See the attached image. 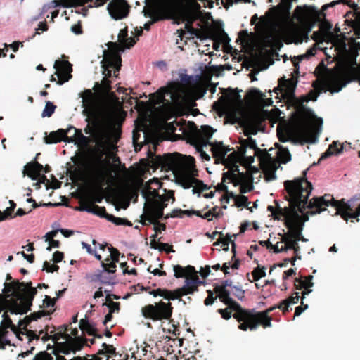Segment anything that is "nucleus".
<instances>
[{
	"label": "nucleus",
	"instance_id": "nucleus-53",
	"mask_svg": "<svg viewBox=\"0 0 360 360\" xmlns=\"http://www.w3.org/2000/svg\"><path fill=\"white\" fill-rule=\"evenodd\" d=\"M276 147L279 149V157L283 163H286L291 159V155L287 148H281L276 144Z\"/></svg>",
	"mask_w": 360,
	"mask_h": 360
},
{
	"label": "nucleus",
	"instance_id": "nucleus-38",
	"mask_svg": "<svg viewBox=\"0 0 360 360\" xmlns=\"http://www.w3.org/2000/svg\"><path fill=\"white\" fill-rule=\"evenodd\" d=\"M94 89L95 91H99L101 94L103 96L110 94L112 96H115V94L111 92V81L108 78H103L101 84H98V83L96 82Z\"/></svg>",
	"mask_w": 360,
	"mask_h": 360
},
{
	"label": "nucleus",
	"instance_id": "nucleus-45",
	"mask_svg": "<svg viewBox=\"0 0 360 360\" xmlns=\"http://www.w3.org/2000/svg\"><path fill=\"white\" fill-rule=\"evenodd\" d=\"M151 195L155 198H159L160 200H162L164 202H167L169 201L171 198L174 200V195L172 191H169L168 193L165 195H159L158 191L156 190H153V191H148V193L146 191H143V195L146 199H148L149 198V195Z\"/></svg>",
	"mask_w": 360,
	"mask_h": 360
},
{
	"label": "nucleus",
	"instance_id": "nucleus-22",
	"mask_svg": "<svg viewBox=\"0 0 360 360\" xmlns=\"http://www.w3.org/2000/svg\"><path fill=\"white\" fill-rule=\"evenodd\" d=\"M342 2V0L333 1L329 4H324L321 10H319L314 6H309L307 7V12L316 21L321 22L326 19V14L325 11L328 8L334 7Z\"/></svg>",
	"mask_w": 360,
	"mask_h": 360
},
{
	"label": "nucleus",
	"instance_id": "nucleus-8",
	"mask_svg": "<svg viewBox=\"0 0 360 360\" xmlns=\"http://www.w3.org/2000/svg\"><path fill=\"white\" fill-rule=\"evenodd\" d=\"M150 101L154 105L162 104L169 109L172 105H181L184 101V96L179 84L172 82L151 94Z\"/></svg>",
	"mask_w": 360,
	"mask_h": 360
},
{
	"label": "nucleus",
	"instance_id": "nucleus-30",
	"mask_svg": "<svg viewBox=\"0 0 360 360\" xmlns=\"http://www.w3.org/2000/svg\"><path fill=\"white\" fill-rule=\"evenodd\" d=\"M202 282L200 281L198 276L197 275V272L195 270V273L193 274H190L188 276H186L185 281V285L181 287V290L184 292H189L188 294H193L195 291L198 290V287Z\"/></svg>",
	"mask_w": 360,
	"mask_h": 360
},
{
	"label": "nucleus",
	"instance_id": "nucleus-52",
	"mask_svg": "<svg viewBox=\"0 0 360 360\" xmlns=\"http://www.w3.org/2000/svg\"><path fill=\"white\" fill-rule=\"evenodd\" d=\"M109 251H110V256L105 259V262H110L112 260V262H119V257L120 255V252H119V250L114 248V247H110L109 248Z\"/></svg>",
	"mask_w": 360,
	"mask_h": 360
},
{
	"label": "nucleus",
	"instance_id": "nucleus-37",
	"mask_svg": "<svg viewBox=\"0 0 360 360\" xmlns=\"http://www.w3.org/2000/svg\"><path fill=\"white\" fill-rule=\"evenodd\" d=\"M232 197L234 198V203L237 207L244 206L246 207L250 212H252V207H249L248 205L250 202L248 201V197L245 195L233 196L231 192H229L226 189V204L229 202V198Z\"/></svg>",
	"mask_w": 360,
	"mask_h": 360
},
{
	"label": "nucleus",
	"instance_id": "nucleus-18",
	"mask_svg": "<svg viewBox=\"0 0 360 360\" xmlns=\"http://www.w3.org/2000/svg\"><path fill=\"white\" fill-rule=\"evenodd\" d=\"M53 68L56 70L55 74L57 75L58 77V80L57 81L58 85L63 84L72 77L70 74L72 70V65L69 61L56 60Z\"/></svg>",
	"mask_w": 360,
	"mask_h": 360
},
{
	"label": "nucleus",
	"instance_id": "nucleus-55",
	"mask_svg": "<svg viewBox=\"0 0 360 360\" xmlns=\"http://www.w3.org/2000/svg\"><path fill=\"white\" fill-rule=\"evenodd\" d=\"M252 276L254 281H259L261 278L266 276L265 268L264 266L255 268L252 272Z\"/></svg>",
	"mask_w": 360,
	"mask_h": 360
},
{
	"label": "nucleus",
	"instance_id": "nucleus-16",
	"mask_svg": "<svg viewBox=\"0 0 360 360\" xmlns=\"http://www.w3.org/2000/svg\"><path fill=\"white\" fill-rule=\"evenodd\" d=\"M130 8L126 0H112L107 6L110 17L115 20L127 18Z\"/></svg>",
	"mask_w": 360,
	"mask_h": 360
},
{
	"label": "nucleus",
	"instance_id": "nucleus-33",
	"mask_svg": "<svg viewBox=\"0 0 360 360\" xmlns=\"http://www.w3.org/2000/svg\"><path fill=\"white\" fill-rule=\"evenodd\" d=\"M67 142L68 143H85L87 141V137L84 136L82 131L75 128L73 126H70L67 129Z\"/></svg>",
	"mask_w": 360,
	"mask_h": 360
},
{
	"label": "nucleus",
	"instance_id": "nucleus-50",
	"mask_svg": "<svg viewBox=\"0 0 360 360\" xmlns=\"http://www.w3.org/2000/svg\"><path fill=\"white\" fill-rule=\"evenodd\" d=\"M185 29L191 36H195L197 38L202 37V32L200 29L194 28L192 25V21H188L185 25Z\"/></svg>",
	"mask_w": 360,
	"mask_h": 360
},
{
	"label": "nucleus",
	"instance_id": "nucleus-2",
	"mask_svg": "<svg viewBox=\"0 0 360 360\" xmlns=\"http://www.w3.org/2000/svg\"><path fill=\"white\" fill-rule=\"evenodd\" d=\"M306 176L307 170H304L302 176L284 182L287 193L285 199L289 202V206L283 208L280 207L277 200H274L276 207L269 205L267 210L274 219L281 220V217L285 219L295 208H298L302 214L307 208L309 209L308 198L313 186L311 183L307 181Z\"/></svg>",
	"mask_w": 360,
	"mask_h": 360
},
{
	"label": "nucleus",
	"instance_id": "nucleus-29",
	"mask_svg": "<svg viewBox=\"0 0 360 360\" xmlns=\"http://www.w3.org/2000/svg\"><path fill=\"white\" fill-rule=\"evenodd\" d=\"M79 210L86 211L89 213H93L106 219L107 217L110 215V214L106 212V209L105 207H100L93 203L92 202L89 201H82V207Z\"/></svg>",
	"mask_w": 360,
	"mask_h": 360
},
{
	"label": "nucleus",
	"instance_id": "nucleus-24",
	"mask_svg": "<svg viewBox=\"0 0 360 360\" xmlns=\"http://www.w3.org/2000/svg\"><path fill=\"white\" fill-rule=\"evenodd\" d=\"M207 293L208 296L204 301L205 305L212 304L217 298L225 303V281L221 282L220 285L215 284L213 291L207 290Z\"/></svg>",
	"mask_w": 360,
	"mask_h": 360
},
{
	"label": "nucleus",
	"instance_id": "nucleus-32",
	"mask_svg": "<svg viewBox=\"0 0 360 360\" xmlns=\"http://www.w3.org/2000/svg\"><path fill=\"white\" fill-rule=\"evenodd\" d=\"M67 129H59L57 131H51L49 134L45 132L44 141L46 144L57 143L61 141L67 142Z\"/></svg>",
	"mask_w": 360,
	"mask_h": 360
},
{
	"label": "nucleus",
	"instance_id": "nucleus-48",
	"mask_svg": "<svg viewBox=\"0 0 360 360\" xmlns=\"http://www.w3.org/2000/svg\"><path fill=\"white\" fill-rule=\"evenodd\" d=\"M107 220L112 222L115 225H124L127 226H131L132 223L127 220V219L116 217L112 214H110L107 217Z\"/></svg>",
	"mask_w": 360,
	"mask_h": 360
},
{
	"label": "nucleus",
	"instance_id": "nucleus-14",
	"mask_svg": "<svg viewBox=\"0 0 360 360\" xmlns=\"http://www.w3.org/2000/svg\"><path fill=\"white\" fill-rule=\"evenodd\" d=\"M301 213L298 208H295L285 218L284 224L288 229L285 235L290 238L300 240L301 233L303 229V224L300 221Z\"/></svg>",
	"mask_w": 360,
	"mask_h": 360
},
{
	"label": "nucleus",
	"instance_id": "nucleus-21",
	"mask_svg": "<svg viewBox=\"0 0 360 360\" xmlns=\"http://www.w3.org/2000/svg\"><path fill=\"white\" fill-rule=\"evenodd\" d=\"M31 316H26L23 319H20L18 322V333L20 334V340H22L21 335H25L28 339V342H32L34 340H38L39 335H37L35 331L27 329V326L32 321Z\"/></svg>",
	"mask_w": 360,
	"mask_h": 360
},
{
	"label": "nucleus",
	"instance_id": "nucleus-58",
	"mask_svg": "<svg viewBox=\"0 0 360 360\" xmlns=\"http://www.w3.org/2000/svg\"><path fill=\"white\" fill-rule=\"evenodd\" d=\"M188 292H184L181 288L172 290L171 300H181L184 295H187Z\"/></svg>",
	"mask_w": 360,
	"mask_h": 360
},
{
	"label": "nucleus",
	"instance_id": "nucleus-60",
	"mask_svg": "<svg viewBox=\"0 0 360 360\" xmlns=\"http://www.w3.org/2000/svg\"><path fill=\"white\" fill-rule=\"evenodd\" d=\"M103 305H105L108 307L109 311L111 313H114L115 311L118 312L120 311V303L114 301H109V302H105Z\"/></svg>",
	"mask_w": 360,
	"mask_h": 360
},
{
	"label": "nucleus",
	"instance_id": "nucleus-5",
	"mask_svg": "<svg viewBox=\"0 0 360 360\" xmlns=\"http://www.w3.org/2000/svg\"><path fill=\"white\" fill-rule=\"evenodd\" d=\"M107 142L101 140L98 142V148L96 149V165H94L91 178L94 181V186L90 191L89 195L91 201L101 203L103 199V186L107 184V179L110 174L109 170L104 166L102 159L105 155V149Z\"/></svg>",
	"mask_w": 360,
	"mask_h": 360
},
{
	"label": "nucleus",
	"instance_id": "nucleus-9",
	"mask_svg": "<svg viewBox=\"0 0 360 360\" xmlns=\"http://www.w3.org/2000/svg\"><path fill=\"white\" fill-rule=\"evenodd\" d=\"M81 96L84 108V114L90 116L96 124L108 116V110L99 105L95 94L91 89H86Z\"/></svg>",
	"mask_w": 360,
	"mask_h": 360
},
{
	"label": "nucleus",
	"instance_id": "nucleus-44",
	"mask_svg": "<svg viewBox=\"0 0 360 360\" xmlns=\"http://www.w3.org/2000/svg\"><path fill=\"white\" fill-rule=\"evenodd\" d=\"M64 339L69 342L73 352L81 350L85 345L84 339L72 338L69 334H65Z\"/></svg>",
	"mask_w": 360,
	"mask_h": 360
},
{
	"label": "nucleus",
	"instance_id": "nucleus-34",
	"mask_svg": "<svg viewBox=\"0 0 360 360\" xmlns=\"http://www.w3.org/2000/svg\"><path fill=\"white\" fill-rule=\"evenodd\" d=\"M79 328L82 332L92 335L96 338H102L103 335L98 333V330L95 324L91 323L86 319H82L79 321Z\"/></svg>",
	"mask_w": 360,
	"mask_h": 360
},
{
	"label": "nucleus",
	"instance_id": "nucleus-42",
	"mask_svg": "<svg viewBox=\"0 0 360 360\" xmlns=\"http://www.w3.org/2000/svg\"><path fill=\"white\" fill-rule=\"evenodd\" d=\"M118 39L120 42L127 49H130L136 44V40L132 38H128V30L127 27L122 29L118 34Z\"/></svg>",
	"mask_w": 360,
	"mask_h": 360
},
{
	"label": "nucleus",
	"instance_id": "nucleus-12",
	"mask_svg": "<svg viewBox=\"0 0 360 360\" xmlns=\"http://www.w3.org/2000/svg\"><path fill=\"white\" fill-rule=\"evenodd\" d=\"M312 86L314 88V90H311L307 96H303L302 98V103L308 102L309 101H316L317 100L323 86L317 80L313 82ZM313 115L312 110L302 103H300L295 114L299 122H304Z\"/></svg>",
	"mask_w": 360,
	"mask_h": 360
},
{
	"label": "nucleus",
	"instance_id": "nucleus-7",
	"mask_svg": "<svg viewBox=\"0 0 360 360\" xmlns=\"http://www.w3.org/2000/svg\"><path fill=\"white\" fill-rule=\"evenodd\" d=\"M254 150V153H258L261 149L257 147L255 140L248 138L245 144L239 147L238 151H233L226 157V180H229L235 185L243 184L249 178V174L244 172H240L238 163H241L245 158L246 148Z\"/></svg>",
	"mask_w": 360,
	"mask_h": 360
},
{
	"label": "nucleus",
	"instance_id": "nucleus-35",
	"mask_svg": "<svg viewBox=\"0 0 360 360\" xmlns=\"http://www.w3.org/2000/svg\"><path fill=\"white\" fill-rule=\"evenodd\" d=\"M212 152L215 163L225 165V146L222 142L219 145L213 146L212 147Z\"/></svg>",
	"mask_w": 360,
	"mask_h": 360
},
{
	"label": "nucleus",
	"instance_id": "nucleus-27",
	"mask_svg": "<svg viewBox=\"0 0 360 360\" xmlns=\"http://www.w3.org/2000/svg\"><path fill=\"white\" fill-rule=\"evenodd\" d=\"M313 276L309 275L307 276H300V278H296L294 282V287L296 290H302L304 289L302 292L303 297L305 295H309L311 290V288L314 285V283L312 282Z\"/></svg>",
	"mask_w": 360,
	"mask_h": 360
},
{
	"label": "nucleus",
	"instance_id": "nucleus-39",
	"mask_svg": "<svg viewBox=\"0 0 360 360\" xmlns=\"http://www.w3.org/2000/svg\"><path fill=\"white\" fill-rule=\"evenodd\" d=\"M195 270V268L190 265L186 267H183L179 264L174 266V276L176 278H186V276H188L190 274H194Z\"/></svg>",
	"mask_w": 360,
	"mask_h": 360
},
{
	"label": "nucleus",
	"instance_id": "nucleus-57",
	"mask_svg": "<svg viewBox=\"0 0 360 360\" xmlns=\"http://www.w3.org/2000/svg\"><path fill=\"white\" fill-rule=\"evenodd\" d=\"M14 210L12 208L7 207L4 212L0 210V221L14 218L15 216L13 215Z\"/></svg>",
	"mask_w": 360,
	"mask_h": 360
},
{
	"label": "nucleus",
	"instance_id": "nucleus-1",
	"mask_svg": "<svg viewBox=\"0 0 360 360\" xmlns=\"http://www.w3.org/2000/svg\"><path fill=\"white\" fill-rule=\"evenodd\" d=\"M231 282L226 280V321L233 317L239 323L238 328L241 330H255L259 326L264 328L271 326L272 318L269 314L274 307H270L262 311H257L255 309H246L233 298L242 300L245 297V291L240 288L231 286Z\"/></svg>",
	"mask_w": 360,
	"mask_h": 360
},
{
	"label": "nucleus",
	"instance_id": "nucleus-36",
	"mask_svg": "<svg viewBox=\"0 0 360 360\" xmlns=\"http://www.w3.org/2000/svg\"><path fill=\"white\" fill-rule=\"evenodd\" d=\"M101 266L103 268V271L98 275V279L103 283H110L109 281L105 279L104 274H114L116 271V262L101 261Z\"/></svg>",
	"mask_w": 360,
	"mask_h": 360
},
{
	"label": "nucleus",
	"instance_id": "nucleus-61",
	"mask_svg": "<svg viewBox=\"0 0 360 360\" xmlns=\"http://www.w3.org/2000/svg\"><path fill=\"white\" fill-rule=\"evenodd\" d=\"M57 298H51L49 295H45L43 300V307L44 308H49L53 307L56 302Z\"/></svg>",
	"mask_w": 360,
	"mask_h": 360
},
{
	"label": "nucleus",
	"instance_id": "nucleus-54",
	"mask_svg": "<svg viewBox=\"0 0 360 360\" xmlns=\"http://www.w3.org/2000/svg\"><path fill=\"white\" fill-rule=\"evenodd\" d=\"M300 240H297L296 238H288L285 235H283L281 243H286L289 250H292L297 244H298V241Z\"/></svg>",
	"mask_w": 360,
	"mask_h": 360
},
{
	"label": "nucleus",
	"instance_id": "nucleus-63",
	"mask_svg": "<svg viewBox=\"0 0 360 360\" xmlns=\"http://www.w3.org/2000/svg\"><path fill=\"white\" fill-rule=\"evenodd\" d=\"M33 360H53V358L47 352H40L37 354Z\"/></svg>",
	"mask_w": 360,
	"mask_h": 360
},
{
	"label": "nucleus",
	"instance_id": "nucleus-62",
	"mask_svg": "<svg viewBox=\"0 0 360 360\" xmlns=\"http://www.w3.org/2000/svg\"><path fill=\"white\" fill-rule=\"evenodd\" d=\"M59 266L56 264H51L49 262L45 261L43 265V270L46 271L49 273H53L58 271Z\"/></svg>",
	"mask_w": 360,
	"mask_h": 360
},
{
	"label": "nucleus",
	"instance_id": "nucleus-46",
	"mask_svg": "<svg viewBox=\"0 0 360 360\" xmlns=\"http://www.w3.org/2000/svg\"><path fill=\"white\" fill-rule=\"evenodd\" d=\"M247 96L252 101L258 102L263 100L265 95L259 89L252 88L248 91Z\"/></svg>",
	"mask_w": 360,
	"mask_h": 360
},
{
	"label": "nucleus",
	"instance_id": "nucleus-10",
	"mask_svg": "<svg viewBox=\"0 0 360 360\" xmlns=\"http://www.w3.org/2000/svg\"><path fill=\"white\" fill-rule=\"evenodd\" d=\"M108 45L110 51H104L105 56L101 63H103L104 78L108 79L112 75L110 68L115 69L114 76L117 77V72H119L121 68L122 58L117 53L118 44L116 42L110 41Z\"/></svg>",
	"mask_w": 360,
	"mask_h": 360
},
{
	"label": "nucleus",
	"instance_id": "nucleus-51",
	"mask_svg": "<svg viewBox=\"0 0 360 360\" xmlns=\"http://www.w3.org/2000/svg\"><path fill=\"white\" fill-rule=\"evenodd\" d=\"M56 108V105H55L51 101H47L46 103L45 108L42 112L41 116L43 117H51L54 113Z\"/></svg>",
	"mask_w": 360,
	"mask_h": 360
},
{
	"label": "nucleus",
	"instance_id": "nucleus-23",
	"mask_svg": "<svg viewBox=\"0 0 360 360\" xmlns=\"http://www.w3.org/2000/svg\"><path fill=\"white\" fill-rule=\"evenodd\" d=\"M193 214H195L196 216L200 217L202 219H207L210 221L212 218L214 217V213H213L211 210L206 212L203 215L201 214L200 212L198 210H182L181 209H174L172 211L170 214H167L165 216L166 219L169 217H179L183 218L185 215L188 217H191Z\"/></svg>",
	"mask_w": 360,
	"mask_h": 360
},
{
	"label": "nucleus",
	"instance_id": "nucleus-43",
	"mask_svg": "<svg viewBox=\"0 0 360 360\" xmlns=\"http://www.w3.org/2000/svg\"><path fill=\"white\" fill-rule=\"evenodd\" d=\"M221 96L218 102L213 104V108L219 117H225V89H221Z\"/></svg>",
	"mask_w": 360,
	"mask_h": 360
},
{
	"label": "nucleus",
	"instance_id": "nucleus-31",
	"mask_svg": "<svg viewBox=\"0 0 360 360\" xmlns=\"http://www.w3.org/2000/svg\"><path fill=\"white\" fill-rule=\"evenodd\" d=\"M297 80L296 78L292 77L285 79L284 77L278 80V86L288 96H293L296 89Z\"/></svg>",
	"mask_w": 360,
	"mask_h": 360
},
{
	"label": "nucleus",
	"instance_id": "nucleus-25",
	"mask_svg": "<svg viewBox=\"0 0 360 360\" xmlns=\"http://www.w3.org/2000/svg\"><path fill=\"white\" fill-rule=\"evenodd\" d=\"M0 304H7V312L11 314H25V311L22 310L15 296L8 299V295L1 293L0 294Z\"/></svg>",
	"mask_w": 360,
	"mask_h": 360
},
{
	"label": "nucleus",
	"instance_id": "nucleus-26",
	"mask_svg": "<svg viewBox=\"0 0 360 360\" xmlns=\"http://www.w3.org/2000/svg\"><path fill=\"white\" fill-rule=\"evenodd\" d=\"M144 15L147 17H150L152 18V20L146 22L144 25V28L146 30H149L150 29V26L153 23L156 22L159 20L165 19L166 15L162 10L158 9L153 6H149L148 8L145 7L143 9Z\"/></svg>",
	"mask_w": 360,
	"mask_h": 360
},
{
	"label": "nucleus",
	"instance_id": "nucleus-20",
	"mask_svg": "<svg viewBox=\"0 0 360 360\" xmlns=\"http://www.w3.org/2000/svg\"><path fill=\"white\" fill-rule=\"evenodd\" d=\"M51 170V167L49 165H46L44 167L34 160L30 162H28L25 166L23 170V175H27L32 180H37L39 176V173L41 172H44V173H49Z\"/></svg>",
	"mask_w": 360,
	"mask_h": 360
},
{
	"label": "nucleus",
	"instance_id": "nucleus-41",
	"mask_svg": "<svg viewBox=\"0 0 360 360\" xmlns=\"http://www.w3.org/2000/svg\"><path fill=\"white\" fill-rule=\"evenodd\" d=\"M17 283H18V280L4 283L3 293L5 295H8V299L10 297H14L17 292H19V285Z\"/></svg>",
	"mask_w": 360,
	"mask_h": 360
},
{
	"label": "nucleus",
	"instance_id": "nucleus-19",
	"mask_svg": "<svg viewBox=\"0 0 360 360\" xmlns=\"http://www.w3.org/2000/svg\"><path fill=\"white\" fill-rule=\"evenodd\" d=\"M214 131L212 127L209 125L202 126L200 129H196L191 135L195 145L200 146V147L211 145L210 139Z\"/></svg>",
	"mask_w": 360,
	"mask_h": 360
},
{
	"label": "nucleus",
	"instance_id": "nucleus-56",
	"mask_svg": "<svg viewBox=\"0 0 360 360\" xmlns=\"http://www.w3.org/2000/svg\"><path fill=\"white\" fill-rule=\"evenodd\" d=\"M215 188L217 191H223V193L221 194V195L220 197L221 203H223V201L225 200V172H222L221 181V183L217 184V186L215 187Z\"/></svg>",
	"mask_w": 360,
	"mask_h": 360
},
{
	"label": "nucleus",
	"instance_id": "nucleus-4",
	"mask_svg": "<svg viewBox=\"0 0 360 360\" xmlns=\"http://www.w3.org/2000/svg\"><path fill=\"white\" fill-rule=\"evenodd\" d=\"M329 205L333 207L335 209V214L340 215L344 220L347 221L349 218H352L359 221L360 195L354 196L347 202L344 199L336 200L330 195L313 198L309 202L308 207L311 210L309 213L311 214L320 213Z\"/></svg>",
	"mask_w": 360,
	"mask_h": 360
},
{
	"label": "nucleus",
	"instance_id": "nucleus-11",
	"mask_svg": "<svg viewBox=\"0 0 360 360\" xmlns=\"http://www.w3.org/2000/svg\"><path fill=\"white\" fill-rule=\"evenodd\" d=\"M19 292H17L15 297L25 314L31 310L32 302L35 295L37 293V288L32 287V283L30 282H20L18 281Z\"/></svg>",
	"mask_w": 360,
	"mask_h": 360
},
{
	"label": "nucleus",
	"instance_id": "nucleus-49",
	"mask_svg": "<svg viewBox=\"0 0 360 360\" xmlns=\"http://www.w3.org/2000/svg\"><path fill=\"white\" fill-rule=\"evenodd\" d=\"M56 6H61L65 8L77 7L79 0H53Z\"/></svg>",
	"mask_w": 360,
	"mask_h": 360
},
{
	"label": "nucleus",
	"instance_id": "nucleus-40",
	"mask_svg": "<svg viewBox=\"0 0 360 360\" xmlns=\"http://www.w3.org/2000/svg\"><path fill=\"white\" fill-rule=\"evenodd\" d=\"M343 150V147L342 145L339 144L336 141H333L328 147V148L326 150L325 153H323L320 158L319 159V162H321L323 160H325L326 158L333 155H338L340 153H342Z\"/></svg>",
	"mask_w": 360,
	"mask_h": 360
},
{
	"label": "nucleus",
	"instance_id": "nucleus-28",
	"mask_svg": "<svg viewBox=\"0 0 360 360\" xmlns=\"http://www.w3.org/2000/svg\"><path fill=\"white\" fill-rule=\"evenodd\" d=\"M238 89L226 88V123L228 122L229 108L231 105L242 103L243 101Z\"/></svg>",
	"mask_w": 360,
	"mask_h": 360
},
{
	"label": "nucleus",
	"instance_id": "nucleus-64",
	"mask_svg": "<svg viewBox=\"0 0 360 360\" xmlns=\"http://www.w3.org/2000/svg\"><path fill=\"white\" fill-rule=\"evenodd\" d=\"M261 151L258 153H254V155L257 156L261 161H266L271 159V155L266 149H261Z\"/></svg>",
	"mask_w": 360,
	"mask_h": 360
},
{
	"label": "nucleus",
	"instance_id": "nucleus-47",
	"mask_svg": "<svg viewBox=\"0 0 360 360\" xmlns=\"http://www.w3.org/2000/svg\"><path fill=\"white\" fill-rule=\"evenodd\" d=\"M109 0H79L78 6H84L86 4L90 3L88 8L100 7L106 4Z\"/></svg>",
	"mask_w": 360,
	"mask_h": 360
},
{
	"label": "nucleus",
	"instance_id": "nucleus-3",
	"mask_svg": "<svg viewBox=\"0 0 360 360\" xmlns=\"http://www.w3.org/2000/svg\"><path fill=\"white\" fill-rule=\"evenodd\" d=\"M184 158L186 156L177 153L165 154L162 156L158 155L153 160V165L156 168L160 167L162 170L172 171L176 176L185 181V188L193 187V193L200 194L201 192L208 190L209 187L207 185L193 177L194 158L188 156V160L185 161Z\"/></svg>",
	"mask_w": 360,
	"mask_h": 360
},
{
	"label": "nucleus",
	"instance_id": "nucleus-13",
	"mask_svg": "<svg viewBox=\"0 0 360 360\" xmlns=\"http://www.w3.org/2000/svg\"><path fill=\"white\" fill-rule=\"evenodd\" d=\"M145 203L144 206V213L141 214V223L144 226H148L149 224H157L158 223V220L165 218L164 212L162 207H159L157 205V200L156 198L148 200Z\"/></svg>",
	"mask_w": 360,
	"mask_h": 360
},
{
	"label": "nucleus",
	"instance_id": "nucleus-59",
	"mask_svg": "<svg viewBox=\"0 0 360 360\" xmlns=\"http://www.w3.org/2000/svg\"><path fill=\"white\" fill-rule=\"evenodd\" d=\"M300 300V295H299V293L298 292H295L294 294H292L291 296H290L289 297H288L287 299L285 300H283V304H296Z\"/></svg>",
	"mask_w": 360,
	"mask_h": 360
},
{
	"label": "nucleus",
	"instance_id": "nucleus-6",
	"mask_svg": "<svg viewBox=\"0 0 360 360\" xmlns=\"http://www.w3.org/2000/svg\"><path fill=\"white\" fill-rule=\"evenodd\" d=\"M148 293L153 297H162L165 300H168V302L161 300L155 304H146L141 309V315L145 319L153 321L169 320L172 316L174 309L170 302L172 290L159 288L155 290H148Z\"/></svg>",
	"mask_w": 360,
	"mask_h": 360
},
{
	"label": "nucleus",
	"instance_id": "nucleus-15",
	"mask_svg": "<svg viewBox=\"0 0 360 360\" xmlns=\"http://www.w3.org/2000/svg\"><path fill=\"white\" fill-rule=\"evenodd\" d=\"M7 311H4L2 315L3 319L0 326V349H4L6 346L11 345L10 340L7 339L8 328L15 333L18 338H20L18 328L13 323Z\"/></svg>",
	"mask_w": 360,
	"mask_h": 360
},
{
	"label": "nucleus",
	"instance_id": "nucleus-17",
	"mask_svg": "<svg viewBox=\"0 0 360 360\" xmlns=\"http://www.w3.org/2000/svg\"><path fill=\"white\" fill-rule=\"evenodd\" d=\"M264 121L265 117L262 112H255L250 114L243 120L245 134L246 136L249 134L255 135Z\"/></svg>",
	"mask_w": 360,
	"mask_h": 360
}]
</instances>
